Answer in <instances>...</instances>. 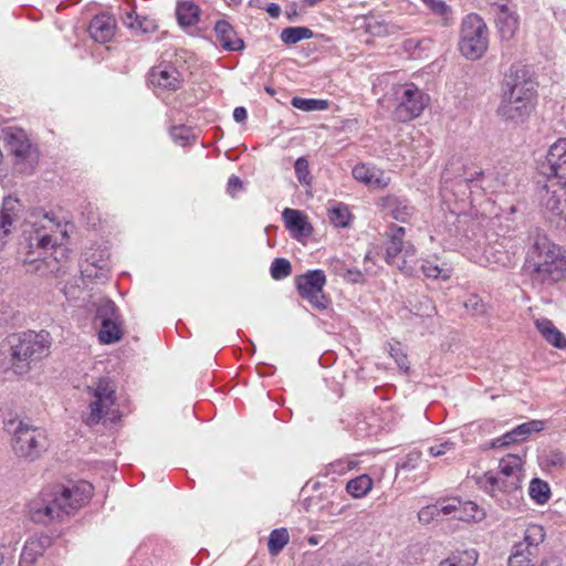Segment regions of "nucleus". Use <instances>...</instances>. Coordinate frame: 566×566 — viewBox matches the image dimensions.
I'll return each instance as SVG.
<instances>
[{
	"mask_svg": "<svg viewBox=\"0 0 566 566\" xmlns=\"http://www.w3.org/2000/svg\"><path fill=\"white\" fill-rule=\"evenodd\" d=\"M507 174L493 170V186H494V193L500 192L502 190H506L507 187Z\"/></svg>",
	"mask_w": 566,
	"mask_h": 566,
	"instance_id": "bf43d9fd",
	"label": "nucleus"
},
{
	"mask_svg": "<svg viewBox=\"0 0 566 566\" xmlns=\"http://www.w3.org/2000/svg\"><path fill=\"white\" fill-rule=\"evenodd\" d=\"M420 270L423 275L428 279H443L447 280L450 277V268L447 264H439L436 260L430 259H421L420 260Z\"/></svg>",
	"mask_w": 566,
	"mask_h": 566,
	"instance_id": "f704fd0d",
	"label": "nucleus"
},
{
	"mask_svg": "<svg viewBox=\"0 0 566 566\" xmlns=\"http://www.w3.org/2000/svg\"><path fill=\"white\" fill-rule=\"evenodd\" d=\"M290 541V535L286 528H275L270 533L268 549L272 556H276L282 552Z\"/></svg>",
	"mask_w": 566,
	"mask_h": 566,
	"instance_id": "ea45409f",
	"label": "nucleus"
},
{
	"mask_svg": "<svg viewBox=\"0 0 566 566\" xmlns=\"http://www.w3.org/2000/svg\"><path fill=\"white\" fill-rule=\"evenodd\" d=\"M488 27L475 13L468 14L461 25L459 49L468 60L475 61L488 50Z\"/></svg>",
	"mask_w": 566,
	"mask_h": 566,
	"instance_id": "1a4fd4ad",
	"label": "nucleus"
},
{
	"mask_svg": "<svg viewBox=\"0 0 566 566\" xmlns=\"http://www.w3.org/2000/svg\"><path fill=\"white\" fill-rule=\"evenodd\" d=\"M15 542L12 539L9 543L0 544V566H10L14 552H15Z\"/></svg>",
	"mask_w": 566,
	"mask_h": 566,
	"instance_id": "5fc2aeb1",
	"label": "nucleus"
},
{
	"mask_svg": "<svg viewBox=\"0 0 566 566\" xmlns=\"http://www.w3.org/2000/svg\"><path fill=\"white\" fill-rule=\"evenodd\" d=\"M294 170L296 178L302 185H310L312 182V176L310 172L308 161L304 157H300L296 159L294 164Z\"/></svg>",
	"mask_w": 566,
	"mask_h": 566,
	"instance_id": "3c124183",
	"label": "nucleus"
},
{
	"mask_svg": "<svg viewBox=\"0 0 566 566\" xmlns=\"http://www.w3.org/2000/svg\"><path fill=\"white\" fill-rule=\"evenodd\" d=\"M265 11L274 19L279 18L281 14V8L277 3L271 2L265 7Z\"/></svg>",
	"mask_w": 566,
	"mask_h": 566,
	"instance_id": "338daca9",
	"label": "nucleus"
},
{
	"mask_svg": "<svg viewBox=\"0 0 566 566\" xmlns=\"http://www.w3.org/2000/svg\"><path fill=\"white\" fill-rule=\"evenodd\" d=\"M534 325L542 337L558 349H566L565 335L547 317L536 318Z\"/></svg>",
	"mask_w": 566,
	"mask_h": 566,
	"instance_id": "cd10ccee",
	"label": "nucleus"
},
{
	"mask_svg": "<svg viewBox=\"0 0 566 566\" xmlns=\"http://www.w3.org/2000/svg\"><path fill=\"white\" fill-rule=\"evenodd\" d=\"M524 271L533 286H552L566 277V256L559 245L537 232L527 251Z\"/></svg>",
	"mask_w": 566,
	"mask_h": 566,
	"instance_id": "39448f33",
	"label": "nucleus"
},
{
	"mask_svg": "<svg viewBox=\"0 0 566 566\" xmlns=\"http://www.w3.org/2000/svg\"><path fill=\"white\" fill-rule=\"evenodd\" d=\"M422 453L420 450L413 449L406 454L403 459L397 462V470L412 471L418 468Z\"/></svg>",
	"mask_w": 566,
	"mask_h": 566,
	"instance_id": "09e8293b",
	"label": "nucleus"
},
{
	"mask_svg": "<svg viewBox=\"0 0 566 566\" xmlns=\"http://www.w3.org/2000/svg\"><path fill=\"white\" fill-rule=\"evenodd\" d=\"M116 31V19L108 13H101L93 17L88 25L90 36L98 43L109 42Z\"/></svg>",
	"mask_w": 566,
	"mask_h": 566,
	"instance_id": "4be33fe9",
	"label": "nucleus"
},
{
	"mask_svg": "<svg viewBox=\"0 0 566 566\" xmlns=\"http://www.w3.org/2000/svg\"><path fill=\"white\" fill-rule=\"evenodd\" d=\"M282 218L291 235L296 239L308 238L313 233V227L307 217L300 210L285 208Z\"/></svg>",
	"mask_w": 566,
	"mask_h": 566,
	"instance_id": "412c9836",
	"label": "nucleus"
},
{
	"mask_svg": "<svg viewBox=\"0 0 566 566\" xmlns=\"http://www.w3.org/2000/svg\"><path fill=\"white\" fill-rule=\"evenodd\" d=\"M514 248V242L511 238H502L501 241L496 240L494 242H489V247L486 252L499 254L496 256V262H501L505 264L511 260L510 253Z\"/></svg>",
	"mask_w": 566,
	"mask_h": 566,
	"instance_id": "58836bf2",
	"label": "nucleus"
},
{
	"mask_svg": "<svg viewBox=\"0 0 566 566\" xmlns=\"http://www.w3.org/2000/svg\"><path fill=\"white\" fill-rule=\"evenodd\" d=\"M523 460L520 455L507 454L500 460L499 473L486 472L484 486L491 491L500 490L504 493L517 491L522 482Z\"/></svg>",
	"mask_w": 566,
	"mask_h": 566,
	"instance_id": "9d476101",
	"label": "nucleus"
},
{
	"mask_svg": "<svg viewBox=\"0 0 566 566\" xmlns=\"http://www.w3.org/2000/svg\"><path fill=\"white\" fill-rule=\"evenodd\" d=\"M96 313H95V319L96 321H107L117 318V306L115 302H113L109 298H101L96 304Z\"/></svg>",
	"mask_w": 566,
	"mask_h": 566,
	"instance_id": "a19ab883",
	"label": "nucleus"
},
{
	"mask_svg": "<svg viewBox=\"0 0 566 566\" xmlns=\"http://www.w3.org/2000/svg\"><path fill=\"white\" fill-rule=\"evenodd\" d=\"M353 177L373 189H384L389 186L390 177L382 169L368 165L357 164L353 168Z\"/></svg>",
	"mask_w": 566,
	"mask_h": 566,
	"instance_id": "6ab92c4d",
	"label": "nucleus"
},
{
	"mask_svg": "<svg viewBox=\"0 0 566 566\" xmlns=\"http://www.w3.org/2000/svg\"><path fill=\"white\" fill-rule=\"evenodd\" d=\"M10 365L17 375L28 374L32 365L48 357L52 346L49 332L27 331L9 337Z\"/></svg>",
	"mask_w": 566,
	"mask_h": 566,
	"instance_id": "423d86ee",
	"label": "nucleus"
},
{
	"mask_svg": "<svg viewBox=\"0 0 566 566\" xmlns=\"http://www.w3.org/2000/svg\"><path fill=\"white\" fill-rule=\"evenodd\" d=\"M442 180L440 193L446 202L454 199L457 205L454 212L462 213L479 200L478 195L473 192L475 184L471 176V169H465L463 176L454 180H449L446 175H443Z\"/></svg>",
	"mask_w": 566,
	"mask_h": 566,
	"instance_id": "f8f14e48",
	"label": "nucleus"
},
{
	"mask_svg": "<svg viewBox=\"0 0 566 566\" xmlns=\"http://www.w3.org/2000/svg\"><path fill=\"white\" fill-rule=\"evenodd\" d=\"M214 33L223 50L233 52L242 51L244 42L237 35L233 27L226 20H218L214 24Z\"/></svg>",
	"mask_w": 566,
	"mask_h": 566,
	"instance_id": "a878e982",
	"label": "nucleus"
},
{
	"mask_svg": "<svg viewBox=\"0 0 566 566\" xmlns=\"http://www.w3.org/2000/svg\"><path fill=\"white\" fill-rule=\"evenodd\" d=\"M248 117V112L245 109V107L243 106H238L234 108L233 111V119L237 122V123H243Z\"/></svg>",
	"mask_w": 566,
	"mask_h": 566,
	"instance_id": "0e129e2a",
	"label": "nucleus"
},
{
	"mask_svg": "<svg viewBox=\"0 0 566 566\" xmlns=\"http://www.w3.org/2000/svg\"><path fill=\"white\" fill-rule=\"evenodd\" d=\"M545 538L544 528L541 525L533 524L530 525L525 533L523 541L516 543V546H522L525 551H531L534 554H538V546L543 543Z\"/></svg>",
	"mask_w": 566,
	"mask_h": 566,
	"instance_id": "c756f323",
	"label": "nucleus"
},
{
	"mask_svg": "<svg viewBox=\"0 0 566 566\" xmlns=\"http://www.w3.org/2000/svg\"><path fill=\"white\" fill-rule=\"evenodd\" d=\"M176 15L182 27H192L199 22L200 9L191 1L178 2Z\"/></svg>",
	"mask_w": 566,
	"mask_h": 566,
	"instance_id": "c85d7f7f",
	"label": "nucleus"
},
{
	"mask_svg": "<svg viewBox=\"0 0 566 566\" xmlns=\"http://www.w3.org/2000/svg\"><path fill=\"white\" fill-rule=\"evenodd\" d=\"M90 397L92 398L88 405V412L84 418L87 426H95L108 413L112 406L115 403V386L113 381L107 378H98L95 382L87 387Z\"/></svg>",
	"mask_w": 566,
	"mask_h": 566,
	"instance_id": "9b49d317",
	"label": "nucleus"
},
{
	"mask_svg": "<svg viewBox=\"0 0 566 566\" xmlns=\"http://www.w3.org/2000/svg\"><path fill=\"white\" fill-rule=\"evenodd\" d=\"M242 188H243V182L239 177L232 175L228 179L227 191L231 197H234L237 191L241 190Z\"/></svg>",
	"mask_w": 566,
	"mask_h": 566,
	"instance_id": "e2e57ef3",
	"label": "nucleus"
},
{
	"mask_svg": "<svg viewBox=\"0 0 566 566\" xmlns=\"http://www.w3.org/2000/svg\"><path fill=\"white\" fill-rule=\"evenodd\" d=\"M390 356L395 359L399 368L408 370V359L407 356L400 350L398 347H390Z\"/></svg>",
	"mask_w": 566,
	"mask_h": 566,
	"instance_id": "13d9d810",
	"label": "nucleus"
},
{
	"mask_svg": "<svg viewBox=\"0 0 566 566\" xmlns=\"http://www.w3.org/2000/svg\"><path fill=\"white\" fill-rule=\"evenodd\" d=\"M298 294L307 300L316 310H325L328 306V298L323 292L326 284V275L322 270H310L298 275L295 280Z\"/></svg>",
	"mask_w": 566,
	"mask_h": 566,
	"instance_id": "4468645a",
	"label": "nucleus"
},
{
	"mask_svg": "<svg viewBox=\"0 0 566 566\" xmlns=\"http://www.w3.org/2000/svg\"><path fill=\"white\" fill-rule=\"evenodd\" d=\"M518 15L506 4H500L496 15V27L502 40L510 41L518 29Z\"/></svg>",
	"mask_w": 566,
	"mask_h": 566,
	"instance_id": "bb28decb",
	"label": "nucleus"
},
{
	"mask_svg": "<svg viewBox=\"0 0 566 566\" xmlns=\"http://www.w3.org/2000/svg\"><path fill=\"white\" fill-rule=\"evenodd\" d=\"M378 206L392 219L399 222H408L415 212V208L405 197L387 195L378 200Z\"/></svg>",
	"mask_w": 566,
	"mask_h": 566,
	"instance_id": "aec40b11",
	"label": "nucleus"
},
{
	"mask_svg": "<svg viewBox=\"0 0 566 566\" xmlns=\"http://www.w3.org/2000/svg\"><path fill=\"white\" fill-rule=\"evenodd\" d=\"M271 276L274 280H283L292 273L291 262L283 258H276L270 268Z\"/></svg>",
	"mask_w": 566,
	"mask_h": 566,
	"instance_id": "49530a36",
	"label": "nucleus"
},
{
	"mask_svg": "<svg viewBox=\"0 0 566 566\" xmlns=\"http://www.w3.org/2000/svg\"><path fill=\"white\" fill-rule=\"evenodd\" d=\"M314 32L307 27H290L281 31L280 39L284 44L292 45L305 39H312Z\"/></svg>",
	"mask_w": 566,
	"mask_h": 566,
	"instance_id": "4c0bfd02",
	"label": "nucleus"
},
{
	"mask_svg": "<svg viewBox=\"0 0 566 566\" xmlns=\"http://www.w3.org/2000/svg\"><path fill=\"white\" fill-rule=\"evenodd\" d=\"M485 517L484 509L473 501H462L457 518L464 522H481Z\"/></svg>",
	"mask_w": 566,
	"mask_h": 566,
	"instance_id": "c9c22d12",
	"label": "nucleus"
},
{
	"mask_svg": "<svg viewBox=\"0 0 566 566\" xmlns=\"http://www.w3.org/2000/svg\"><path fill=\"white\" fill-rule=\"evenodd\" d=\"M4 429L12 434V448L15 454L28 460H35L48 448L46 436L40 428L29 426L19 419L4 421Z\"/></svg>",
	"mask_w": 566,
	"mask_h": 566,
	"instance_id": "0eeeda50",
	"label": "nucleus"
},
{
	"mask_svg": "<svg viewBox=\"0 0 566 566\" xmlns=\"http://www.w3.org/2000/svg\"><path fill=\"white\" fill-rule=\"evenodd\" d=\"M471 176L475 184L473 192L478 195L479 199L486 193H494L493 170L471 169Z\"/></svg>",
	"mask_w": 566,
	"mask_h": 566,
	"instance_id": "2f4dec72",
	"label": "nucleus"
},
{
	"mask_svg": "<svg viewBox=\"0 0 566 566\" xmlns=\"http://www.w3.org/2000/svg\"><path fill=\"white\" fill-rule=\"evenodd\" d=\"M536 83L524 65H512L504 75L497 115L506 122L524 123L535 108Z\"/></svg>",
	"mask_w": 566,
	"mask_h": 566,
	"instance_id": "20e7f679",
	"label": "nucleus"
},
{
	"mask_svg": "<svg viewBox=\"0 0 566 566\" xmlns=\"http://www.w3.org/2000/svg\"><path fill=\"white\" fill-rule=\"evenodd\" d=\"M92 494L93 485L86 481L70 486H48L29 502L30 518L34 523L49 525L85 505Z\"/></svg>",
	"mask_w": 566,
	"mask_h": 566,
	"instance_id": "7ed1b4c3",
	"label": "nucleus"
},
{
	"mask_svg": "<svg viewBox=\"0 0 566 566\" xmlns=\"http://www.w3.org/2000/svg\"><path fill=\"white\" fill-rule=\"evenodd\" d=\"M50 545L51 538L48 535L28 538L21 552L19 566H33Z\"/></svg>",
	"mask_w": 566,
	"mask_h": 566,
	"instance_id": "b1692460",
	"label": "nucleus"
},
{
	"mask_svg": "<svg viewBox=\"0 0 566 566\" xmlns=\"http://www.w3.org/2000/svg\"><path fill=\"white\" fill-rule=\"evenodd\" d=\"M3 140L17 165L27 164L29 168H32L36 164L38 148L23 129L17 127L3 129Z\"/></svg>",
	"mask_w": 566,
	"mask_h": 566,
	"instance_id": "ddd939ff",
	"label": "nucleus"
},
{
	"mask_svg": "<svg viewBox=\"0 0 566 566\" xmlns=\"http://www.w3.org/2000/svg\"><path fill=\"white\" fill-rule=\"evenodd\" d=\"M423 3L434 15L441 18L446 23L451 18L452 10L443 0H423Z\"/></svg>",
	"mask_w": 566,
	"mask_h": 566,
	"instance_id": "de8ad7c7",
	"label": "nucleus"
},
{
	"mask_svg": "<svg viewBox=\"0 0 566 566\" xmlns=\"http://www.w3.org/2000/svg\"><path fill=\"white\" fill-rule=\"evenodd\" d=\"M122 328L117 318L102 321L98 332V339L102 344H113L122 338Z\"/></svg>",
	"mask_w": 566,
	"mask_h": 566,
	"instance_id": "72a5a7b5",
	"label": "nucleus"
},
{
	"mask_svg": "<svg viewBox=\"0 0 566 566\" xmlns=\"http://www.w3.org/2000/svg\"><path fill=\"white\" fill-rule=\"evenodd\" d=\"M148 81L155 88L177 91L181 87L184 80L172 64L163 62L150 69Z\"/></svg>",
	"mask_w": 566,
	"mask_h": 566,
	"instance_id": "f3484780",
	"label": "nucleus"
},
{
	"mask_svg": "<svg viewBox=\"0 0 566 566\" xmlns=\"http://www.w3.org/2000/svg\"><path fill=\"white\" fill-rule=\"evenodd\" d=\"M438 516H440V515H439V511H438L436 503L431 504V505H427L418 512V518L423 524L431 523Z\"/></svg>",
	"mask_w": 566,
	"mask_h": 566,
	"instance_id": "4d7b16f0",
	"label": "nucleus"
},
{
	"mask_svg": "<svg viewBox=\"0 0 566 566\" xmlns=\"http://www.w3.org/2000/svg\"><path fill=\"white\" fill-rule=\"evenodd\" d=\"M394 118L407 123L419 117L430 104V96L415 83H405L394 88Z\"/></svg>",
	"mask_w": 566,
	"mask_h": 566,
	"instance_id": "6e6552de",
	"label": "nucleus"
},
{
	"mask_svg": "<svg viewBox=\"0 0 566 566\" xmlns=\"http://www.w3.org/2000/svg\"><path fill=\"white\" fill-rule=\"evenodd\" d=\"M170 137L172 140L180 145L186 146L189 144L190 139L193 137L191 128L180 125V126H174L170 129Z\"/></svg>",
	"mask_w": 566,
	"mask_h": 566,
	"instance_id": "864d4df0",
	"label": "nucleus"
},
{
	"mask_svg": "<svg viewBox=\"0 0 566 566\" xmlns=\"http://www.w3.org/2000/svg\"><path fill=\"white\" fill-rule=\"evenodd\" d=\"M23 203L13 196L3 198L0 206V251L6 247L9 235L22 218Z\"/></svg>",
	"mask_w": 566,
	"mask_h": 566,
	"instance_id": "2eb2a0df",
	"label": "nucleus"
},
{
	"mask_svg": "<svg viewBox=\"0 0 566 566\" xmlns=\"http://www.w3.org/2000/svg\"><path fill=\"white\" fill-rule=\"evenodd\" d=\"M436 504H437V507L439 511V515L454 514V516L457 517L458 512L461 507V499L451 497V499L439 500L436 502Z\"/></svg>",
	"mask_w": 566,
	"mask_h": 566,
	"instance_id": "8fccbe9b",
	"label": "nucleus"
},
{
	"mask_svg": "<svg viewBox=\"0 0 566 566\" xmlns=\"http://www.w3.org/2000/svg\"><path fill=\"white\" fill-rule=\"evenodd\" d=\"M468 310H471L475 314L484 312V304L481 302L478 295H471L464 303Z\"/></svg>",
	"mask_w": 566,
	"mask_h": 566,
	"instance_id": "680f3d73",
	"label": "nucleus"
},
{
	"mask_svg": "<svg viewBox=\"0 0 566 566\" xmlns=\"http://www.w3.org/2000/svg\"><path fill=\"white\" fill-rule=\"evenodd\" d=\"M22 233L28 250L29 262L41 259L51 273L60 272L61 259L64 256L65 248L59 242L57 233L66 234L61 221L53 212L43 209H33L24 218Z\"/></svg>",
	"mask_w": 566,
	"mask_h": 566,
	"instance_id": "f257e3e1",
	"label": "nucleus"
},
{
	"mask_svg": "<svg viewBox=\"0 0 566 566\" xmlns=\"http://www.w3.org/2000/svg\"><path fill=\"white\" fill-rule=\"evenodd\" d=\"M405 234L406 230L403 227L390 224L387 228L386 261L388 264L395 265L397 263L398 256L405 250Z\"/></svg>",
	"mask_w": 566,
	"mask_h": 566,
	"instance_id": "393cba45",
	"label": "nucleus"
},
{
	"mask_svg": "<svg viewBox=\"0 0 566 566\" xmlns=\"http://www.w3.org/2000/svg\"><path fill=\"white\" fill-rule=\"evenodd\" d=\"M528 495L536 504L543 505L547 503L551 497L549 484L544 480L534 478L530 482Z\"/></svg>",
	"mask_w": 566,
	"mask_h": 566,
	"instance_id": "e433bc0d",
	"label": "nucleus"
},
{
	"mask_svg": "<svg viewBox=\"0 0 566 566\" xmlns=\"http://www.w3.org/2000/svg\"><path fill=\"white\" fill-rule=\"evenodd\" d=\"M545 429L544 420H531L522 424L516 426L511 431L505 432L501 437H497L490 441V448H502L513 443L525 441L532 433L541 432Z\"/></svg>",
	"mask_w": 566,
	"mask_h": 566,
	"instance_id": "a211bd4d",
	"label": "nucleus"
},
{
	"mask_svg": "<svg viewBox=\"0 0 566 566\" xmlns=\"http://www.w3.org/2000/svg\"><path fill=\"white\" fill-rule=\"evenodd\" d=\"M285 14L290 21H295L298 15L296 3H291L286 9Z\"/></svg>",
	"mask_w": 566,
	"mask_h": 566,
	"instance_id": "774afa93",
	"label": "nucleus"
},
{
	"mask_svg": "<svg viewBox=\"0 0 566 566\" xmlns=\"http://www.w3.org/2000/svg\"><path fill=\"white\" fill-rule=\"evenodd\" d=\"M135 21H137V15L133 6L132 10L123 18V23L128 28H135Z\"/></svg>",
	"mask_w": 566,
	"mask_h": 566,
	"instance_id": "69168bd1",
	"label": "nucleus"
},
{
	"mask_svg": "<svg viewBox=\"0 0 566 566\" xmlns=\"http://www.w3.org/2000/svg\"><path fill=\"white\" fill-rule=\"evenodd\" d=\"M291 104L303 112L325 111L328 107L327 101L316 98L293 97Z\"/></svg>",
	"mask_w": 566,
	"mask_h": 566,
	"instance_id": "79ce46f5",
	"label": "nucleus"
},
{
	"mask_svg": "<svg viewBox=\"0 0 566 566\" xmlns=\"http://www.w3.org/2000/svg\"><path fill=\"white\" fill-rule=\"evenodd\" d=\"M105 251L101 252L99 258L94 254L86 258L85 263L81 264V275L83 279L105 283L108 280L109 263L104 258Z\"/></svg>",
	"mask_w": 566,
	"mask_h": 566,
	"instance_id": "5701e85b",
	"label": "nucleus"
},
{
	"mask_svg": "<svg viewBox=\"0 0 566 566\" xmlns=\"http://www.w3.org/2000/svg\"><path fill=\"white\" fill-rule=\"evenodd\" d=\"M344 279L349 283L357 284L365 281V275L360 270L354 268L346 270L344 273Z\"/></svg>",
	"mask_w": 566,
	"mask_h": 566,
	"instance_id": "052dcab7",
	"label": "nucleus"
},
{
	"mask_svg": "<svg viewBox=\"0 0 566 566\" xmlns=\"http://www.w3.org/2000/svg\"><path fill=\"white\" fill-rule=\"evenodd\" d=\"M536 556L537 555L531 551H525L522 546L514 545L509 558V566H534L532 562Z\"/></svg>",
	"mask_w": 566,
	"mask_h": 566,
	"instance_id": "c03bdc74",
	"label": "nucleus"
},
{
	"mask_svg": "<svg viewBox=\"0 0 566 566\" xmlns=\"http://www.w3.org/2000/svg\"><path fill=\"white\" fill-rule=\"evenodd\" d=\"M357 465L356 461L347 460V459H338L321 469L317 474V480L308 481L306 486H311L312 490H318L321 486L327 488L325 490V494L331 493L334 494L333 485L328 486V482H335L337 476L346 474L348 471L353 470Z\"/></svg>",
	"mask_w": 566,
	"mask_h": 566,
	"instance_id": "dca6fc26",
	"label": "nucleus"
},
{
	"mask_svg": "<svg viewBox=\"0 0 566 566\" xmlns=\"http://www.w3.org/2000/svg\"><path fill=\"white\" fill-rule=\"evenodd\" d=\"M454 449H455V443L451 440H446L439 444L431 446L428 449V453L433 458H438V457H442V455L447 454L450 451H454Z\"/></svg>",
	"mask_w": 566,
	"mask_h": 566,
	"instance_id": "6e6d98bb",
	"label": "nucleus"
},
{
	"mask_svg": "<svg viewBox=\"0 0 566 566\" xmlns=\"http://www.w3.org/2000/svg\"><path fill=\"white\" fill-rule=\"evenodd\" d=\"M402 260L399 262L397 260V265L402 272H405L408 275H412L415 273V268L408 263V258H412L416 255V248L410 242H406L405 250L401 253Z\"/></svg>",
	"mask_w": 566,
	"mask_h": 566,
	"instance_id": "603ef678",
	"label": "nucleus"
},
{
	"mask_svg": "<svg viewBox=\"0 0 566 566\" xmlns=\"http://www.w3.org/2000/svg\"><path fill=\"white\" fill-rule=\"evenodd\" d=\"M373 485V479L368 474H361L347 482L346 491L354 499H360L371 491Z\"/></svg>",
	"mask_w": 566,
	"mask_h": 566,
	"instance_id": "473e14b6",
	"label": "nucleus"
},
{
	"mask_svg": "<svg viewBox=\"0 0 566 566\" xmlns=\"http://www.w3.org/2000/svg\"><path fill=\"white\" fill-rule=\"evenodd\" d=\"M539 463L547 470L560 469L565 464V455L559 450H548L541 455Z\"/></svg>",
	"mask_w": 566,
	"mask_h": 566,
	"instance_id": "a18cd8bd",
	"label": "nucleus"
},
{
	"mask_svg": "<svg viewBox=\"0 0 566 566\" xmlns=\"http://www.w3.org/2000/svg\"><path fill=\"white\" fill-rule=\"evenodd\" d=\"M327 216L329 222L336 228H348L353 219L347 205L343 202H333L327 209Z\"/></svg>",
	"mask_w": 566,
	"mask_h": 566,
	"instance_id": "7c9ffc66",
	"label": "nucleus"
},
{
	"mask_svg": "<svg viewBox=\"0 0 566 566\" xmlns=\"http://www.w3.org/2000/svg\"><path fill=\"white\" fill-rule=\"evenodd\" d=\"M538 169L547 176L537 192L539 207L548 218H556L558 228L566 230V138H558L549 146Z\"/></svg>",
	"mask_w": 566,
	"mask_h": 566,
	"instance_id": "f03ea898",
	"label": "nucleus"
},
{
	"mask_svg": "<svg viewBox=\"0 0 566 566\" xmlns=\"http://www.w3.org/2000/svg\"><path fill=\"white\" fill-rule=\"evenodd\" d=\"M478 560V552L475 549H467L459 556L444 559L440 566H474Z\"/></svg>",
	"mask_w": 566,
	"mask_h": 566,
	"instance_id": "37998d69",
	"label": "nucleus"
}]
</instances>
